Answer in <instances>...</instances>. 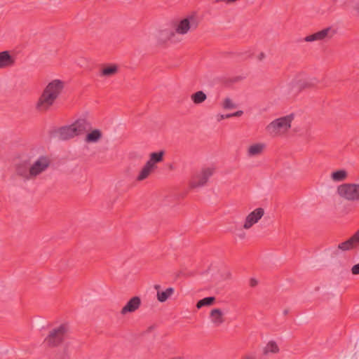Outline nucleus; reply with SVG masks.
<instances>
[{
	"label": "nucleus",
	"instance_id": "f257e3e1",
	"mask_svg": "<svg viewBox=\"0 0 359 359\" xmlns=\"http://www.w3.org/2000/svg\"><path fill=\"white\" fill-rule=\"evenodd\" d=\"M90 129V121L86 118H79L71 125L60 128L57 130V135L60 140H67L82 135Z\"/></svg>",
	"mask_w": 359,
	"mask_h": 359
},
{
	"label": "nucleus",
	"instance_id": "f03ea898",
	"mask_svg": "<svg viewBox=\"0 0 359 359\" xmlns=\"http://www.w3.org/2000/svg\"><path fill=\"white\" fill-rule=\"evenodd\" d=\"M199 23L198 17L196 15L191 14L172 22V27L177 37V35L184 36L189 32L196 30Z\"/></svg>",
	"mask_w": 359,
	"mask_h": 359
},
{
	"label": "nucleus",
	"instance_id": "7ed1b4c3",
	"mask_svg": "<svg viewBox=\"0 0 359 359\" xmlns=\"http://www.w3.org/2000/svg\"><path fill=\"white\" fill-rule=\"evenodd\" d=\"M294 114L278 118L266 126V131L273 137H278L285 134L291 128V123L294 120Z\"/></svg>",
	"mask_w": 359,
	"mask_h": 359
},
{
	"label": "nucleus",
	"instance_id": "20e7f679",
	"mask_svg": "<svg viewBox=\"0 0 359 359\" xmlns=\"http://www.w3.org/2000/svg\"><path fill=\"white\" fill-rule=\"evenodd\" d=\"M69 330V325L62 323L50 330L44 341L49 346H58L67 338Z\"/></svg>",
	"mask_w": 359,
	"mask_h": 359
},
{
	"label": "nucleus",
	"instance_id": "39448f33",
	"mask_svg": "<svg viewBox=\"0 0 359 359\" xmlns=\"http://www.w3.org/2000/svg\"><path fill=\"white\" fill-rule=\"evenodd\" d=\"M338 195L348 201L359 202V184L345 183L337 187Z\"/></svg>",
	"mask_w": 359,
	"mask_h": 359
},
{
	"label": "nucleus",
	"instance_id": "423d86ee",
	"mask_svg": "<svg viewBox=\"0 0 359 359\" xmlns=\"http://www.w3.org/2000/svg\"><path fill=\"white\" fill-rule=\"evenodd\" d=\"M214 167H204L200 171L196 173L191 178L190 187L191 188H198L203 187L208 182L209 178L215 173Z\"/></svg>",
	"mask_w": 359,
	"mask_h": 359
},
{
	"label": "nucleus",
	"instance_id": "0eeeda50",
	"mask_svg": "<svg viewBox=\"0 0 359 359\" xmlns=\"http://www.w3.org/2000/svg\"><path fill=\"white\" fill-rule=\"evenodd\" d=\"M50 164L51 159L46 155L39 156L36 160L30 163L33 180L36 179L39 175L45 172L49 168Z\"/></svg>",
	"mask_w": 359,
	"mask_h": 359
},
{
	"label": "nucleus",
	"instance_id": "6e6552de",
	"mask_svg": "<svg viewBox=\"0 0 359 359\" xmlns=\"http://www.w3.org/2000/svg\"><path fill=\"white\" fill-rule=\"evenodd\" d=\"M56 100L50 95L42 90L35 103V109L41 113L47 112L52 108Z\"/></svg>",
	"mask_w": 359,
	"mask_h": 359
},
{
	"label": "nucleus",
	"instance_id": "1a4fd4ad",
	"mask_svg": "<svg viewBox=\"0 0 359 359\" xmlns=\"http://www.w3.org/2000/svg\"><path fill=\"white\" fill-rule=\"evenodd\" d=\"M336 34V31L331 27H327L323 29L316 32L313 34L306 36L303 41L305 42H314L329 40Z\"/></svg>",
	"mask_w": 359,
	"mask_h": 359
},
{
	"label": "nucleus",
	"instance_id": "9d476101",
	"mask_svg": "<svg viewBox=\"0 0 359 359\" xmlns=\"http://www.w3.org/2000/svg\"><path fill=\"white\" fill-rule=\"evenodd\" d=\"M65 88V83L60 79H54L49 82L43 88V91L57 100Z\"/></svg>",
	"mask_w": 359,
	"mask_h": 359
},
{
	"label": "nucleus",
	"instance_id": "9b49d317",
	"mask_svg": "<svg viewBox=\"0 0 359 359\" xmlns=\"http://www.w3.org/2000/svg\"><path fill=\"white\" fill-rule=\"evenodd\" d=\"M15 172L16 175L25 182L33 180L30 164L26 161L15 164Z\"/></svg>",
	"mask_w": 359,
	"mask_h": 359
},
{
	"label": "nucleus",
	"instance_id": "f8f14e48",
	"mask_svg": "<svg viewBox=\"0 0 359 359\" xmlns=\"http://www.w3.org/2000/svg\"><path fill=\"white\" fill-rule=\"evenodd\" d=\"M264 210L263 208H256L246 216L243 228L246 230L250 229L254 224L259 222L264 216Z\"/></svg>",
	"mask_w": 359,
	"mask_h": 359
},
{
	"label": "nucleus",
	"instance_id": "ddd939ff",
	"mask_svg": "<svg viewBox=\"0 0 359 359\" xmlns=\"http://www.w3.org/2000/svg\"><path fill=\"white\" fill-rule=\"evenodd\" d=\"M155 38L158 43H165L168 41H176L173 29L169 28L158 30L155 34Z\"/></svg>",
	"mask_w": 359,
	"mask_h": 359
},
{
	"label": "nucleus",
	"instance_id": "4468645a",
	"mask_svg": "<svg viewBox=\"0 0 359 359\" xmlns=\"http://www.w3.org/2000/svg\"><path fill=\"white\" fill-rule=\"evenodd\" d=\"M359 246V229L348 240L338 245V249L341 251H349Z\"/></svg>",
	"mask_w": 359,
	"mask_h": 359
},
{
	"label": "nucleus",
	"instance_id": "2eb2a0df",
	"mask_svg": "<svg viewBox=\"0 0 359 359\" xmlns=\"http://www.w3.org/2000/svg\"><path fill=\"white\" fill-rule=\"evenodd\" d=\"M141 305V299L139 297H133L121 309V314L123 316L128 313H133L137 311Z\"/></svg>",
	"mask_w": 359,
	"mask_h": 359
},
{
	"label": "nucleus",
	"instance_id": "dca6fc26",
	"mask_svg": "<svg viewBox=\"0 0 359 359\" xmlns=\"http://www.w3.org/2000/svg\"><path fill=\"white\" fill-rule=\"evenodd\" d=\"M210 322L215 327L221 326L226 320L224 313L220 309H213L210 312Z\"/></svg>",
	"mask_w": 359,
	"mask_h": 359
},
{
	"label": "nucleus",
	"instance_id": "f3484780",
	"mask_svg": "<svg viewBox=\"0 0 359 359\" xmlns=\"http://www.w3.org/2000/svg\"><path fill=\"white\" fill-rule=\"evenodd\" d=\"M88 133L85 137L84 141L86 143H97L103 137V133L100 129H90V130L87 131Z\"/></svg>",
	"mask_w": 359,
	"mask_h": 359
},
{
	"label": "nucleus",
	"instance_id": "a211bd4d",
	"mask_svg": "<svg viewBox=\"0 0 359 359\" xmlns=\"http://www.w3.org/2000/svg\"><path fill=\"white\" fill-rule=\"evenodd\" d=\"M15 59L11 55L7 50L0 52V69H6L13 66Z\"/></svg>",
	"mask_w": 359,
	"mask_h": 359
},
{
	"label": "nucleus",
	"instance_id": "6ab92c4d",
	"mask_svg": "<svg viewBox=\"0 0 359 359\" xmlns=\"http://www.w3.org/2000/svg\"><path fill=\"white\" fill-rule=\"evenodd\" d=\"M266 149V144L259 142L251 144L247 149V156L248 157H254L261 155Z\"/></svg>",
	"mask_w": 359,
	"mask_h": 359
},
{
	"label": "nucleus",
	"instance_id": "aec40b11",
	"mask_svg": "<svg viewBox=\"0 0 359 359\" xmlns=\"http://www.w3.org/2000/svg\"><path fill=\"white\" fill-rule=\"evenodd\" d=\"M164 154L165 151L163 150L158 152L151 153L149 155V159L147 163L156 169V163H160L163 161Z\"/></svg>",
	"mask_w": 359,
	"mask_h": 359
},
{
	"label": "nucleus",
	"instance_id": "412c9836",
	"mask_svg": "<svg viewBox=\"0 0 359 359\" xmlns=\"http://www.w3.org/2000/svg\"><path fill=\"white\" fill-rule=\"evenodd\" d=\"M155 170L150 164L147 163L142 167L141 170L140 171L138 175L137 176L136 180L138 182H142L147 178L152 173V172Z\"/></svg>",
	"mask_w": 359,
	"mask_h": 359
},
{
	"label": "nucleus",
	"instance_id": "4be33fe9",
	"mask_svg": "<svg viewBox=\"0 0 359 359\" xmlns=\"http://www.w3.org/2000/svg\"><path fill=\"white\" fill-rule=\"evenodd\" d=\"M280 351V348L277 343L274 341H269L263 348V355H270L276 354Z\"/></svg>",
	"mask_w": 359,
	"mask_h": 359
},
{
	"label": "nucleus",
	"instance_id": "5701e85b",
	"mask_svg": "<svg viewBox=\"0 0 359 359\" xmlns=\"http://www.w3.org/2000/svg\"><path fill=\"white\" fill-rule=\"evenodd\" d=\"M118 67L113 64L103 67L100 72L101 76L110 77L118 73Z\"/></svg>",
	"mask_w": 359,
	"mask_h": 359
},
{
	"label": "nucleus",
	"instance_id": "b1692460",
	"mask_svg": "<svg viewBox=\"0 0 359 359\" xmlns=\"http://www.w3.org/2000/svg\"><path fill=\"white\" fill-rule=\"evenodd\" d=\"M331 180L335 182H342L348 177V172L346 170L341 169L332 172L330 175Z\"/></svg>",
	"mask_w": 359,
	"mask_h": 359
},
{
	"label": "nucleus",
	"instance_id": "393cba45",
	"mask_svg": "<svg viewBox=\"0 0 359 359\" xmlns=\"http://www.w3.org/2000/svg\"><path fill=\"white\" fill-rule=\"evenodd\" d=\"M174 293L173 287H168L165 291L157 292V299L160 302H165Z\"/></svg>",
	"mask_w": 359,
	"mask_h": 359
},
{
	"label": "nucleus",
	"instance_id": "a878e982",
	"mask_svg": "<svg viewBox=\"0 0 359 359\" xmlns=\"http://www.w3.org/2000/svg\"><path fill=\"white\" fill-rule=\"evenodd\" d=\"M206 98L207 96L205 93L202 90L197 91L195 93H193L191 96V99L195 104H201L206 100Z\"/></svg>",
	"mask_w": 359,
	"mask_h": 359
},
{
	"label": "nucleus",
	"instance_id": "bb28decb",
	"mask_svg": "<svg viewBox=\"0 0 359 359\" xmlns=\"http://www.w3.org/2000/svg\"><path fill=\"white\" fill-rule=\"evenodd\" d=\"M215 298L214 297H208L199 300L196 304L197 309H201L205 306H210L214 303Z\"/></svg>",
	"mask_w": 359,
	"mask_h": 359
},
{
	"label": "nucleus",
	"instance_id": "cd10ccee",
	"mask_svg": "<svg viewBox=\"0 0 359 359\" xmlns=\"http://www.w3.org/2000/svg\"><path fill=\"white\" fill-rule=\"evenodd\" d=\"M295 86V82L292 81L288 84H287L283 89V93L286 96L294 95L297 93L298 91H296L293 93V89Z\"/></svg>",
	"mask_w": 359,
	"mask_h": 359
},
{
	"label": "nucleus",
	"instance_id": "c85d7f7f",
	"mask_svg": "<svg viewBox=\"0 0 359 359\" xmlns=\"http://www.w3.org/2000/svg\"><path fill=\"white\" fill-rule=\"evenodd\" d=\"M222 107L224 109H231L236 108V105L233 102L231 99L226 97L222 102Z\"/></svg>",
	"mask_w": 359,
	"mask_h": 359
},
{
	"label": "nucleus",
	"instance_id": "c756f323",
	"mask_svg": "<svg viewBox=\"0 0 359 359\" xmlns=\"http://www.w3.org/2000/svg\"><path fill=\"white\" fill-rule=\"evenodd\" d=\"M317 83V80L316 79H311L305 81L303 83L300 84L299 88H306L314 86Z\"/></svg>",
	"mask_w": 359,
	"mask_h": 359
},
{
	"label": "nucleus",
	"instance_id": "7c9ffc66",
	"mask_svg": "<svg viewBox=\"0 0 359 359\" xmlns=\"http://www.w3.org/2000/svg\"><path fill=\"white\" fill-rule=\"evenodd\" d=\"M352 274L358 275L359 274V263L353 265L351 269Z\"/></svg>",
	"mask_w": 359,
	"mask_h": 359
},
{
	"label": "nucleus",
	"instance_id": "2f4dec72",
	"mask_svg": "<svg viewBox=\"0 0 359 359\" xmlns=\"http://www.w3.org/2000/svg\"><path fill=\"white\" fill-rule=\"evenodd\" d=\"M231 117H232V115H231V114H225V115H224V114H218L217 116V120L218 121H222V120H223L224 118H231Z\"/></svg>",
	"mask_w": 359,
	"mask_h": 359
},
{
	"label": "nucleus",
	"instance_id": "473e14b6",
	"mask_svg": "<svg viewBox=\"0 0 359 359\" xmlns=\"http://www.w3.org/2000/svg\"><path fill=\"white\" fill-rule=\"evenodd\" d=\"M249 283H250V287H254L257 285L258 281L255 278H252L250 279Z\"/></svg>",
	"mask_w": 359,
	"mask_h": 359
},
{
	"label": "nucleus",
	"instance_id": "72a5a7b5",
	"mask_svg": "<svg viewBox=\"0 0 359 359\" xmlns=\"http://www.w3.org/2000/svg\"><path fill=\"white\" fill-rule=\"evenodd\" d=\"M243 114V111H241V110H239V111H236L234 113L231 114V115H232V117L241 116Z\"/></svg>",
	"mask_w": 359,
	"mask_h": 359
},
{
	"label": "nucleus",
	"instance_id": "f704fd0d",
	"mask_svg": "<svg viewBox=\"0 0 359 359\" xmlns=\"http://www.w3.org/2000/svg\"><path fill=\"white\" fill-rule=\"evenodd\" d=\"M257 57L258 60L262 61L265 58V54L264 53H260Z\"/></svg>",
	"mask_w": 359,
	"mask_h": 359
},
{
	"label": "nucleus",
	"instance_id": "c9c22d12",
	"mask_svg": "<svg viewBox=\"0 0 359 359\" xmlns=\"http://www.w3.org/2000/svg\"><path fill=\"white\" fill-rule=\"evenodd\" d=\"M241 359H255V357L252 355H245Z\"/></svg>",
	"mask_w": 359,
	"mask_h": 359
},
{
	"label": "nucleus",
	"instance_id": "e433bc0d",
	"mask_svg": "<svg viewBox=\"0 0 359 359\" xmlns=\"http://www.w3.org/2000/svg\"><path fill=\"white\" fill-rule=\"evenodd\" d=\"M168 359H185V358L183 356H175V357L170 358Z\"/></svg>",
	"mask_w": 359,
	"mask_h": 359
},
{
	"label": "nucleus",
	"instance_id": "4c0bfd02",
	"mask_svg": "<svg viewBox=\"0 0 359 359\" xmlns=\"http://www.w3.org/2000/svg\"><path fill=\"white\" fill-rule=\"evenodd\" d=\"M154 288H155V290H157V292H158V291H160L159 290H160V288H161V286H160L159 285H154Z\"/></svg>",
	"mask_w": 359,
	"mask_h": 359
},
{
	"label": "nucleus",
	"instance_id": "58836bf2",
	"mask_svg": "<svg viewBox=\"0 0 359 359\" xmlns=\"http://www.w3.org/2000/svg\"><path fill=\"white\" fill-rule=\"evenodd\" d=\"M238 236H239L240 238H245V233H243L241 234H239Z\"/></svg>",
	"mask_w": 359,
	"mask_h": 359
},
{
	"label": "nucleus",
	"instance_id": "ea45409f",
	"mask_svg": "<svg viewBox=\"0 0 359 359\" xmlns=\"http://www.w3.org/2000/svg\"><path fill=\"white\" fill-rule=\"evenodd\" d=\"M357 11H358V13H359V5H358V7H357Z\"/></svg>",
	"mask_w": 359,
	"mask_h": 359
},
{
	"label": "nucleus",
	"instance_id": "a19ab883",
	"mask_svg": "<svg viewBox=\"0 0 359 359\" xmlns=\"http://www.w3.org/2000/svg\"><path fill=\"white\" fill-rule=\"evenodd\" d=\"M335 1H337V0H334Z\"/></svg>",
	"mask_w": 359,
	"mask_h": 359
}]
</instances>
